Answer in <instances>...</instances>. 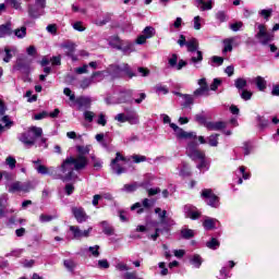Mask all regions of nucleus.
<instances>
[{"instance_id": "f257e3e1", "label": "nucleus", "mask_w": 279, "mask_h": 279, "mask_svg": "<svg viewBox=\"0 0 279 279\" xmlns=\"http://www.w3.org/2000/svg\"><path fill=\"white\" fill-rule=\"evenodd\" d=\"M76 151L78 153L76 157H66L59 168L61 173H66V171H69L72 180H77V174H75V171H83L85 167H88V157L86 156L90 154V147L77 146Z\"/></svg>"}, {"instance_id": "f03ea898", "label": "nucleus", "mask_w": 279, "mask_h": 279, "mask_svg": "<svg viewBox=\"0 0 279 279\" xmlns=\"http://www.w3.org/2000/svg\"><path fill=\"white\" fill-rule=\"evenodd\" d=\"M135 98V104L141 105L145 99H147V94L133 89H121L118 96H108L105 98V101L108 106L117 104H132V97Z\"/></svg>"}, {"instance_id": "7ed1b4c3", "label": "nucleus", "mask_w": 279, "mask_h": 279, "mask_svg": "<svg viewBox=\"0 0 279 279\" xmlns=\"http://www.w3.org/2000/svg\"><path fill=\"white\" fill-rule=\"evenodd\" d=\"M185 154L194 162H197V160L199 161V163L196 165V168L202 173H206V171H208L210 169V161H208V159H206V154L197 148V142L190 141L185 148Z\"/></svg>"}, {"instance_id": "20e7f679", "label": "nucleus", "mask_w": 279, "mask_h": 279, "mask_svg": "<svg viewBox=\"0 0 279 279\" xmlns=\"http://www.w3.org/2000/svg\"><path fill=\"white\" fill-rule=\"evenodd\" d=\"M155 213L158 215L159 222L163 228H157L154 234L148 235V239H151L153 241H157V239L160 236V232H169L172 226H175V220L169 217L167 210H162L160 207H157L155 208Z\"/></svg>"}, {"instance_id": "39448f33", "label": "nucleus", "mask_w": 279, "mask_h": 279, "mask_svg": "<svg viewBox=\"0 0 279 279\" xmlns=\"http://www.w3.org/2000/svg\"><path fill=\"white\" fill-rule=\"evenodd\" d=\"M107 75H110L113 80H119L120 77H129V80H132V77H136V73L132 71V66L128 63L110 64L107 68Z\"/></svg>"}, {"instance_id": "423d86ee", "label": "nucleus", "mask_w": 279, "mask_h": 279, "mask_svg": "<svg viewBox=\"0 0 279 279\" xmlns=\"http://www.w3.org/2000/svg\"><path fill=\"white\" fill-rule=\"evenodd\" d=\"M35 170L39 175H50L52 177V180H62V182H73V177L71 175V172H62L58 173V168L56 167H47L45 165H38L35 167Z\"/></svg>"}, {"instance_id": "0eeeda50", "label": "nucleus", "mask_w": 279, "mask_h": 279, "mask_svg": "<svg viewBox=\"0 0 279 279\" xmlns=\"http://www.w3.org/2000/svg\"><path fill=\"white\" fill-rule=\"evenodd\" d=\"M43 136V128L31 126L26 132L21 133L17 138L25 147H34L36 145L37 138Z\"/></svg>"}, {"instance_id": "6e6552de", "label": "nucleus", "mask_w": 279, "mask_h": 279, "mask_svg": "<svg viewBox=\"0 0 279 279\" xmlns=\"http://www.w3.org/2000/svg\"><path fill=\"white\" fill-rule=\"evenodd\" d=\"M161 119L163 123H169V126L171 128V130H173L179 141H191L192 138L193 141H195L197 138L196 132H186L182 128L178 126V124L171 123V118L168 114L162 113Z\"/></svg>"}, {"instance_id": "1a4fd4ad", "label": "nucleus", "mask_w": 279, "mask_h": 279, "mask_svg": "<svg viewBox=\"0 0 279 279\" xmlns=\"http://www.w3.org/2000/svg\"><path fill=\"white\" fill-rule=\"evenodd\" d=\"M13 73L19 71L22 75H25L23 78L24 82H29V73H32V59L25 54H21L16 58L15 63L12 69Z\"/></svg>"}, {"instance_id": "9d476101", "label": "nucleus", "mask_w": 279, "mask_h": 279, "mask_svg": "<svg viewBox=\"0 0 279 279\" xmlns=\"http://www.w3.org/2000/svg\"><path fill=\"white\" fill-rule=\"evenodd\" d=\"M255 38L258 40L259 45H269L274 43V33L267 32V26L265 24L256 22L254 25Z\"/></svg>"}, {"instance_id": "9b49d317", "label": "nucleus", "mask_w": 279, "mask_h": 279, "mask_svg": "<svg viewBox=\"0 0 279 279\" xmlns=\"http://www.w3.org/2000/svg\"><path fill=\"white\" fill-rule=\"evenodd\" d=\"M47 0H37L34 3L29 2L27 5L28 16L31 19H40L45 14Z\"/></svg>"}, {"instance_id": "f8f14e48", "label": "nucleus", "mask_w": 279, "mask_h": 279, "mask_svg": "<svg viewBox=\"0 0 279 279\" xmlns=\"http://www.w3.org/2000/svg\"><path fill=\"white\" fill-rule=\"evenodd\" d=\"M201 197L204 199L207 206H210V208H219V206H221L219 196H217L211 189H204L201 193Z\"/></svg>"}, {"instance_id": "ddd939ff", "label": "nucleus", "mask_w": 279, "mask_h": 279, "mask_svg": "<svg viewBox=\"0 0 279 279\" xmlns=\"http://www.w3.org/2000/svg\"><path fill=\"white\" fill-rule=\"evenodd\" d=\"M125 160V157L121 155V153L116 154V158H113L110 163L111 172L114 173V175H122V173H125L126 170L123 167Z\"/></svg>"}, {"instance_id": "4468645a", "label": "nucleus", "mask_w": 279, "mask_h": 279, "mask_svg": "<svg viewBox=\"0 0 279 279\" xmlns=\"http://www.w3.org/2000/svg\"><path fill=\"white\" fill-rule=\"evenodd\" d=\"M156 36V28L153 26H146L142 35L137 36L135 43L136 45H145L149 38H154Z\"/></svg>"}, {"instance_id": "2eb2a0df", "label": "nucleus", "mask_w": 279, "mask_h": 279, "mask_svg": "<svg viewBox=\"0 0 279 279\" xmlns=\"http://www.w3.org/2000/svg\"><path fill=\"white\" fill-rule=\"evenodd\" d=\"M241 151H243L244 156H250V154L254 151V145L252 144V142H244L241 147L234 148V160H241Z\"/></svg>"}, {"instance_id": "dca6fc26", "label": "nucleus", "mask_w": 279, "mask_h": 279, "mask_svg": "<svg viewBox=\"0 0 279 279\" xmlns=\"http://www.w3.org/2000/svg\"><path fill=\"white\" fill-rule=\"evenodd\" d=\"M71 213L74 219H76L77 223H86V221L90 219V216L86 214V210L84 209V207H72Z\"/></svg>"}, {"instance_id": "f3484780", "label": "nucleus", "mask_w": 279, "mask_h": 279, "mask_svg": "<svg viewBox=\"0 0 279 279\" xmlns=\"http://www.w3.org/2000/svg\"><path fill=\"white\" fill-rule=\"evenodd\" d=\"M9 199L8 194H2L0 196V219H3L4 217H8V215H12V213H14V209L9 208Z\"/></svg>"}, {"instance_id": "a211bd4d", "label": "nucleus", "mask_w": 279, "mask_h": 279, "mask_svg": "<svg viewBox=\"0 0 279 279\" xmlns=\"http://www.w3.org/2000/svg\"><path fill=\"white\" fill-rule=\"evenodd\" d=\"M183 213L186 217V219H192L193 221L199 219L202 217V213H199V209L193 205H185L183 207Z\"/></svg>"}, {"instance_id": "6ab92c4d", "label": "nucleus", "mask_w": 279, "mask_h": 279, "mask_svg": "<svg viewBox=\"0 0 279 279\" xmlns=\"http://www.w3.org/2000/svg\"><path fill=\"white\" fill-rule=\"evenodd\" d=\"M175 95L178 97H182L183 102L181 104L182 108H185L187 110H193V106L195 105V96L191 94H182L180 92H177Z\"/></svg>"}, {"instance_id": "aec40b11", "label": "nucleus", "mask_w": 279, "mask_h": 279, "mask_svg": "<svg viewBox=\"0 0 279 279\" xmlns=\"http://www.w3.org/2000/svg\"><path fill=\"white\" fill-rule=\"evenodd\" d=\"M223 44V53H228L232 51V47H239L241 45V41H239V37H230L222 40Z\"/></svg>"}, {"instance_id": "412c9836", "label": "nucleus", "mask_w": 279, "mask_h": 279, "mask_svg": "<svg viewBox=\"0 0 279 279\" xmlns=\"http://www.w3.org/2000/svg\"><path fill=\"white\" fill-rule=\"evenodd\" d=\"M68 241H80L82 240V229L77 226H70L66 235Z\"/></svg>"}, {"instance_id": "4be33fe9", "label": "nucleus", "mask_w": 279, "mask_h": 279, "mask_svg": "<svg viewBox=\"0 0 279 279\" xmlns=\"http://www.w3.org/2000/svg\"><path fill=\"white\" fill-rule=\"evenodd\" d=\"M191 58L189 59V64H193L195 69H199V64L204 61V52L202 50H197L195 52H191Z\"/></svg>"}, {"instance_id": "5701e85b", "label": "nucleus", "mask_w": 279, "mask_h": 279, "mask_svg": "<svg viewBox=\"0 0 279 279\" xmlns=\"http://www.w3.org/2000/svg\"><path fill=\"white\" fill-rule=\"evenodd\" d=\"M119 51H122L124 56H130L136 51V45L130 40H122Z\"/></svg>"}, {"instance_id": "b1692460", "label": "nucleus", "mask_w": 279, "mask_h": 279, "mask_svg": "<svg viewBox=\"0 0 279 279\" xmlns=\"http://www.w3.org/2000/svg\"><path fill=\"white\" fill-rule=\"evenodd\" d=\"M248 82H251V84H255L257 90H259L260 93H265V90H267V81L263 76L248 78Z\"/></svg>"}, {"instance_id": "393cba45", "label": "nucleus", "mask_w": 279, "mask_h": 279, "mask_svg": "<svg viewBox=\"0 0 279 279\" xmlns=\"http://www.w3.org/2000/svg\"><path fill=\"white\" fill-rule=\"evenodd\" d=\"M74 101L77 105V110H88L93 100L88 96H81Z\"/></svg>"}, {"instance_id": "a878e982", "label": "nucleus", "mask_w": 279, "mask_h": 279, "mask_svg": "<svg viewBox=\"0 0 279 279\" xmlns=\"http://www.w3.org/2000/svg\"><path fill=\"white\" fill-rule=\"evenodd\" d=\"M153 203L149 201V198H145L142 204L141 203H135L132 205L131 210H136L137 209V215H143L145 211L144 208H151Z\"/></svg>"}, {"instance_id": "bb28decb", "label": "nucleus", "mask_w": 279, "mask_h": 279, "mask_svg": "<svg viewBox=\"0 0 279 279\" xmlns=\"http://www.w3.org/2000/svg\"><path fill=\"white\" fill-rule=\"evenodd\" d=\"M228 124L223 121L207 122L205 128L210 132H219V130H226Z\"/></svg>"}, {"instance_id": "cd10ccee", "label": "nucleus", "mask_w": 279, "mask_h": 279, "mask_svg": "<svg viewBox=\"0 0 279 279\" xmlns=\"http://www.w3.org/2000/svg\"><path fill=\"white\" fill-rule=\"evenodd\" d=\"M195 5L201 10V12H206L213 9V0H195Z\"/></svg>"}, {"instance_id": "c85d7f7f", "label": "nucleus", "mask_w": 279, "mask_h": 279, "mask_svg": "<svg viewBox=\"0 0 279 279\" xmlns=\"http://www.w3.org/2000/svg\"><path fill=\"white\" fill-rule=\"evenodd\" d=\"M12 23L7 22L0 25V38H7V36H12Z\"/></svg>"}, {"instance_id": "c756f323", "label": "nucleus", "mask_w": 279, "mask_h": 279, "mask_svg": "<svg viewBox=\"0 0 279 279\" xmlns=\"http://www.w3.org/2000/svg\"><path fill=\"white\" fill-rule=\"evenodd\" d=\"M190 265H192L195 269H199L202 267V263H204V258L199 254H193L189 256Z\"/></svg>"}, {"instance_id": "7c9ffc66", "label": "nucleus", "mask_w": 279, "mask_h": 279, "mask_svg": "<svg viewBox=\"0 0 279 279\" xmlns=\"http://www.w3.org/2000/svg\"><path fill=\"white\" fill-rule=\"evenodd\" d=\"M217 223H219V220H217V218L206 217L203 221V228L205 230H215V228H217Z\"/></svg>"}, {"instance_id": "2f4dec72", "label": "nucleus", "mask_w": 279, "mask_h": 279, "mask_svg": "<svg viewBox=\"0 0 279 279\" xmlns=\"http://www.w3.org/2000/svg\"><path fill=\"white\" fill-rule=\"evenodd\" d=\"M14 122H12V120H10L9 116H3L0 120V135L2 134V132H5L7 130H10V128H12Z\"/></svg>"}, {"instance_id": "473e14b6", "label": "nucleus", "mask_w": 279, "mask_h": 279, "mask_svg": "<svg viewBox=\"0 0 279 279\" xmlns=\"http://www.w3.org/2000/svg\"><path fill=\"white\" fill-rule=\"evenodd\" d=\"M99 226L102 228V232L107 236H112V234H114V227H112V225H110V222L107 220L101 221Z\"/></svg>"}, {"instance_id": "72a5a7b5", "label": "nucleus", "mask_w": 279, "mask_h": 279, "mask_svg": "<svg viewBox=\"0 0 279 279\" xmlns=\"http://www.w3.org/2000/svg\"><path fill=\"white\" fill-rule=\"evenodd\" d=\"M270 119L266 118L265 116H257L256 117V122H257V128L260 130H267L269 128Z\"/></svg>"}, {"instance_id": "f704fd0d", "label": "nucleus", "mask_w": 279, "mask_h": 279, "mask_svg": "<svg viewBox=\"0 0 279 279\" xmlns=\"http://www.w3.org/2000/svg\"><path fill=\"white\" fill-rule=\"evenodd\" d=\"M83 254H89V256H93L94 258H99V245H94L89 247L82 248Z\"/></svg>"}, {"instance_id": "c9c22d12", "label": "nucleus", "mask_w": 279, "mask_h": 279, "mask_svg": "<svg viewBox=\"0 0 279 279\" xmlns=\"http://www.w3.org/2000/svg\"><path fill=\"white\" fill-rule=\"evenodd\" d=\"M187 47V51L189 53H195V51H199V44L197 43V40L195 38L190 39L189 41H186V46Z\"/></svg>"}, {"instance_id": "e433bc0d", "label": "nucleus", "mask_w": 279, "mask_h": 279, "mask_svg": "<svg viewBox=\"0 0 279 279\" xmlns=\"http://www.w3.org/2000/svg\"><path fill=\"white\" fill-rule=\"evenodd\" d=\"M126 122L130 123V125H138V113L134 110L128 112Z\"/></svg>"}, {"instance_id": "4c0bfd02", "label": "nucleus", "mask_w": 279, "mask_h": 279, "mask_svg": "<svg viewBox=\"0 0 279 279\" xmlns=\"http://www.w3.org/2000/svg\"><path fill=\"white\" fill-rule=\"evenodd\" d=\"M181 238L185 241H189L195 236V231L193 229H189L186 227H183L180 231Z\"/></svg>"}, {"instance_id": "58836bf2", "label": "nucleus", "mask_w": 279, "mask_h": 279, "mask_svg": "<svg viewBox=\"0 0 279 279\" xmlns=\"http://www.w3.org/2000/svg\"><path fill=\"white\" fill-rule=\"evenodd\" d=\"M122 43L123 40H121L119 36L109 37V46L112 47V49H117L119 51V49H121Z\"/></svg>"}, {"instance_id": "ea45409f", "label": "nucleus", "mask_w": 279, "mask_h": 279, "mask_svg": "<svg viewBox=\"0 0 279 279\" xmlns=\"http://www.w3.org/2000/svg\"><path fill=\"white\" fill-rule=\"evenodd\" d=\"M93 84H97V81H94L93 76L85 77L81 81L80 88H82L83 90H86V88H90Z\"/></svg>"}, {"instance_id": "a19ab883", "label": "nucleus", "mask_w": 279, "mask_h": 279, "mask_svg": "<svg viewBox=\"0 0 279 279\" xmlns=\"http://www.w3.org/2000/svg\"><path fill=\"white\" fill-rule=\"evenodd\" d=\"M106 75H108V70L93 72L90 76L94 82L99 83L106 77Z\"/></svg>"}, {"instance_id": "79ce46f5", "label": "nucleus", "mask_w": 279, "mask_h": 279, "mask_svg": "<svg viewBox=\"0 0 279 279\" xmlns=\"http://www.w3.org/2000/svg\"><path fill=\"white\" fill-rule=\"evenodd\" d=\"M140 187L137 182L124 184L121 189L122 193H134V191H137Z\"/></svg>"}, {"instance_id": "37998d69", "label": "nucleus", "mask_w": 279, "mask_h": 279, "mask_svg": "<svg viewBox=\"0 0 279 279\" xmlns=\"http://www.w3.org/2000/svg\"><path fill=\"white\" fill-rule=\"evenodd\" d=\"M234 86L239 90V93H241V90H245V88L247 87V80L239 77L234 81Z\"/></svg>"}, {"instance_id": "c03bdc74", "label": "nucleus", "mask_w": 279, "mask_h": 279, "mask_svg": "<svg viewBox=\"0 0 279 279\" xmlns=\"http://www.w3.org/2000/svg\"><path fill=\"white\" fill-rule=\"evenodd\" d=\"M210 89L207 87H198L197 89L194 90L193 96L194 99H197L198 97H208V92Z\"/></svg>"}, {"instance_id": "a18cd8bd", "label": "nucleus", "mask_w": 279, "mask_h": 279, "mask_svg": "<svg viewBox=\"0 0 279 279\" xmlns=\"http://www.w3.org/2000/svg\"><path fill=\"white\" fill-rule=\"evenodd\" d=\"M180 175H182V178H189V175H191V166L185 161L181 163Z\"/></svg>"}, {"instance_id": "49530a36", "label": "nucleus", "mask_w": 279, "mask_h": 279, "mask_svg": "<svg viewBox=\"0 0 279 279\" xmlns=\"http://www.w3.org/2000/svg\"><path fill=\"white\" fill-rule=\"evenodd\" d=\"M274 14V9H263L258 11V15L264 19V21H269L271 19V15Z\"/></svg>"}, {"instance_id": "de8ad7c7", "label": "nucleus", "mask_w": 279, "mask_h": 279, "mask_svg": "<svg viewBox=\"0 0 279 279\" xmlns=\"http://www.w3.org/2000/svg\"><path fill=\"white\" fill-rule=\"evenodd\" d=\"M220 245L221 243L216 238H211L206 242V247H208V250H219Z\"/></svg>"}, {"instance_id": "09e8293b", "label": "nucleus", "mask_w": 279, "mask_h": 279, "mask_svg": "<svg viewBox=\"0 0 279 279\" xmlns=\"http://www.w3.org/2000/svg\"><path fill=\"white\" fill-rule=\"evenodd\" d=\"M207 143L209 147H217L219 145V134H211L207 137Z\"/></svg>"}, {"instance_id": "8fccbe9b", "label": "nucleus", "mask_w": 279, "mask_h": 279, "mask_svg": "<svg viewBox=\"0 0 279 279\" xmlns=\"http://www.w3.org/2000/svg\"><path fill=\"white\" fill-rule=\"evenodd\" d=\"M2 180H4V185L7 186V189L9 187V185L12 184V182L14 181V174L10 173V172H2Z\"/></svg>"}, {"instance_id": "3c124183", "label": "nucleus", "mask_w": 279, "mask_h": 279, "mask_svg": "<svg viewBox=\"0 0 279 279\" xmlns=\"http://www.w3.org/2000/svg\"><path fill=\"white\" fill-rule=\"evenodd\" d=\"M63 265L71 274H73V271H75V267H77V264H75L73 259H64Z\"/></svg>"}, {"instance_id": "603ef678", "label": "nucleus", "mask_w": 279, "mask_h": 279, "mask_svg": "<svg viewBox=\"0 0 279 279\" xmlns=\"http://www.w3.org/2000/svg\"><path fill=\"white\" fill-rule=\"evenodd\" d=\"M239 94L243 101H250V99H252V97L254 96V93H252V90L248 89H242L241 92H239Z\"/></svg>"}, {"instance_id": "864d4df0", "label": "nucleus", "mask_w": 279, "mask_h": 279, "mask_svg": "<svg viewBox=\"0 0 279 279\" xmlns=\"http://www.w3.org/2000/svg\"><path fill=\"white\" fill-rule=\"evenodd\" d=\"M10 193H21V181H15L7 187Z\"/></svg>"}, {"instance_id": "5fc2aeb1", "label": "nucleus", "mask_w": 279, "mask_h": 279, "mask_svg": "<svg viewBox=\"0 0 279 279\" xmlns=\"http://www.w3.org/2000/svg\"><path fill=\"white\" fill-rule=\"evenodd\" d=\"M34 186L32 182H20V193H29Z\"/></svg>"}, {"instance_id": "6e6d98bb", "label": "nucleus", "mask_w": 279, "mask_h": 279, "mask_svg": "<svg viewBox=\"0 0 279 279\" xmlns=\"http://www.w3.org/2000/svg\"><path fill=\"white\" fill-rule=\"evenodd\" d=\"M210 66H221L223 64V57L214 56L209 60Z\"/></svg>"}, {"instance_id": "4d7b16f0", "label": "nucleus", "mask_w": 279, "mask_h": 279, "mask_svg": "<svg viewBox=\"0 0 279 279\" xmlns=\"http://www.w3.org/2000/svg\"><path fill=\"white\" fill-rule=\"evenodd\" d=\"M154 180V175L146 174L145 180L138 184V186H142V189H149L151 186V181Z\"/></svg>"}, {"instance_id": "13d9d810", "label": "nucleus", "mask_w": 279, "mask_h": 279, "mask_svg": "<svg viewBox=\"0 0 279 279\" xmlns=\"http://www.w3.org/2000/svg\"><path fill=\"white\" fill-rule=\"evenodd\" d=\"M53 219H58V215L51 216V215L41 214L39 216L40 223H49V221H53Z\"/></svg>"}, {"instance_id": "bf43d9fd", "label": "nucleus", "mask_w": 279, "mask_h": 279, "mask_svg": "<svg viewBox=\"0 0 279 279\" xmlns=\"http://www.w3.org/2000/svg\"><path fill=\"white\" fill-rule=\"evenodd\" d=\"M5 5L13 8V10H21V0H4Z\"/></svg>"}, {"instance_id": "052dcab7", "label": "nucleus", "mask_w": 279, "mask_h": 279, "mask_svg": "<svg viewBox=\"0 0 279 279\" xmlns=\"http://www.w3.org/2000/svg\"><path fill=\"white\" fill-rule=\"evenodd\" d=\"M194 119H195L196 123H199V125H204L206 128V124L208 123V121H206V116L204 114V111L196 114L194 117Z\"/></svg>"}, {"instance_id": "680f3d73", "label": "nucleus", "mask_w": 279, "mask_h": 279, "mask_svg": "<svg viewBox=\"0 0 279 279\" xmlns=\"http://www.w3.org/2000/svg\"><path fill=\"white\" fill-rule=\"evenodd\" d=\"M14 36H16V38H25V36H27V27L22 26L21 28H16Z\"/></svg>"}, {"instance_id": "e2e57ef3", "label": "nucleus", "mask_w": 279, "mask_h": 279, "mask_svg": "<svg viewBox=\"0 0 279 279\" xmlns=\"http://www.w3.org/2000/svg\"><path fill=\"white\" fill-rule=\"evenodd\" d=\"M231 278L230 270L228 269V266H223L220 269L218 279H228Z\"/></svg>"}, {"instance_id": "0e129e2a", "label": "nucleus", "mask_w": 279, "mask_h": 279, "mask_svg": "<svg viewBox=\"0 0 279 279\" xmlns=\"http://www.w3.org/2000/svg\"><path fill=\"white\" fill-rule=\"evenodd\" d=\"M245 169H247L245 168V166H241L236 173L242 175L243 180H250V178H252V174L250 172H245Z\"/></svg>"}, {"instance_id": "69168bd1", "label": "nucleus", "mask_w": 279, "mask_h": 279, "mask_svg": "<svg viewBox=\"0 0 279 279\" xmlns=\"http://www.w3.org/2000/svg\"><path fill=\"white\" fill-rule=\"evenodd\" d=\"M12 58V49H10V47H4V57L2 58L3 62L8 63Z\"/></svg>"}, {"instance_id": "338daca9", "label": "nucleus", "mask_w": 279, "mask_h": 279, "mask_svg": "<svg viewBox=\"0 0 279 279\" xmlns=\"http://www.w3.org/2000/svg\"><path fill=\"white\" fill-rule=\"evenodd\" d=\"M83 117L87 123H93V119H95V112L86 110L84 111Z\"/></svg>"}, {"instance_id": "774afa93", "label": "nucleus", "mask_w": 279, "mask_h": 279, "mask_svg": "<svg viewBox=\"0 0 279 279\" xmlns=\"http://www.w3.org/2000/svg\"><path fill=\"white\" fill-rule=\"evenodd\" d=\"M168 64L170 69H175V66H178V54L173 53L171 58L168 59Z\"/></svg>"}]
</instances>
